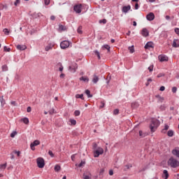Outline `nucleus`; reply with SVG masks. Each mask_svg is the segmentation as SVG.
Returning <instances> with one entry per match:
<instances>
[{
	"label": "nucleus",
	"mask_w": 179,
	"mask_h": 179,
	"mask_svg": "<svg viewBox=\"0 0 179 179\" xmlns=\"http://www.w3.org/2000/svg\"><path fill=\"white\" fill-rule=\"evenodd\" d=\"M159 125H160V121L156 119L152 120L150 125V129L151 132H155L156 129H157V128L159 127Z\"/></svg>",
	"instance_id": "f257e3e1"
},
{
	"label": "nucleus",
	"mask_w": 179,
	"mask_h": 179,
	"mask_svg": "<svg viewBox=\"0 0 179 179\" xmlns=\"http://www.w3.org/2000/svg\"><path fill=\"white\" fill-rule=\"evenodd\" d=\"M168 164L171 167L176 168L178 167V166H179V162L178 161H177V159L174 158H170L169 160L168 161Z\"/></svg>",
	"instance_id": "f03ea898"
},
{
	"label": "nucleus",
	"mask_w": 179,
	"mask_h": 179,
	"mask_svg": "<svg viewBox=\"0 0 179 179\" xmlns=\"http://www.w3.org/2000/svg\"><path fill=\"white\" fill-rule=\"evenodd\" d=\"M36 163L39 169H43L44 166H45V162H44V159L41 157L37 158Z\"/></svg>",
	"instance_id": "7ed1b4c3"
},
{
	"label": "nucleus",
	"mask_w": 179,
	"mask_h": 179,
	"mask_svg": "<svg viewBox=\"0 0 179 179\" xmlns=\"http://www.w3.org/2000/svg\"><path fill=\"white\" fill-rule=\"evenodd\" d=\"M103 153H104V150L101 148V147H99L94 151V157H99V156L103 155Z\"/></svg>",
	"instance_id": "20e7f679"
},
{
	"label": "nucleus",
	"mask_w": 179,
	"mask_h": 179,
	"mask_svg": "<svg viewBox=\"0 0 179 179\" xmlns=\"http://www.w3.org/2000/svg\"><path fill=\"white\" fill-rule=\"evenodd\" d=\"M70 43L68 41H63L60 43V47L62 50H65V48H68L69 47Z\"/></svg>",
	"instance_id": "39448f33"
},
{
	"label": "nucleus",
	"mask_w": 179,
	"mask_h": 179,
	"mask_svg": "<svg viewBox=\"0 0 179 179\" xmlns=\"http://www.w3.org/2000/svg\"><path fill=\"white\" fill-rule=\"evenodd\" d=\"M158 59L160 62H167L169 57L164 55H160L158 56Z\"/></svg>",
	"instance_id": "423d86ee"
},
{
	"label": "nucleus",
	"mask_w": 179,
	"mask_h": 179,
	"mask_svg": "<svg viewBox=\"0 0 179 179\" xmlns=\"http://www.w3.org/2000/svg\"><path fill=\"white\" fill-rule=\"evenodd\" d=\"M76 69H78V64L73 63L72 65L69 66L70 72L74 73V72H76Z\"/></svg>",
	"instance_id": "0eeeda50"
},
{
	"label": "nucleus",
	"mask_w": 179,
	"mask_h": 179,
	"mask_svg": "<svg viewBox=\"0 0 179 179\" xmlns=\"http://www.w3.org/2000/svg\"><path fill=\"white\" fill-rule=\"evenodd\" d=\"M38 145H40V141L38 140H36L31 143L30 145L31 150H36V146H38Z\"/></svg>",
	"instance_id": "6e6552de"
},
{
	"label": "nucleus",
	"mask_w": 179,
	"mask_h": 179,
	"mask_svg": "<svg viewBox=\"0 0 179 179\" xmlns=\"http://www.w3.org/2000/svg\"><path fill=\"white\" fill-rule=\"evenodd\" d=\"M73 9L76 13H80L82 12V4L76 5Z\"/></svg>",
	"instance_id": "1a4fd4ad"
},
{
	"label": "nucleus",
	"mask_w": 179,
	"mask_h": 179,
	"mask_svg": "<svg viewBox=\"0 0 179 179\" xmlns=\"http://www.w3.org/2000/svg\"><path fill=\"white\" fill-rule=\"evenodd\" d=\"M141 36H143V37H148V36H149V31L146 28H143L141 30Z\"/></svg>",
	"instance_id": "9d476101"
},
{
	"label": "nucleus",
	"mask_w": 179,
	"mask_h": 179,
	"mask_svg": "<svg viewBox=\"0 0 179 179\" xmlns=\"http://www.w3.org/2000/svg\"><path fill=\"white\" fill-rule=\"evenodd\" d=\"M147 20H149L150 22H152V20H155V14L153 13H150L146 16Z\"/></svg>",
	"instance_id": "9b49d317"
},
{
	"label": "nucleus",
	"mask_w": 179,
	"mask_h": 179,
	"mask_svg": "<svg viewBox=\"0 0 179 179\" xmlns=\"http://www.w3.org/2000/svg\"><path fill=\"white\" fill-rule=\"evenodd\" d=\"M129 10H131V6H124L122 7V11L123 12V13H128V12H129Z\"/></svg>",
	"instance_id": "f8f14e48"
},
{
	"label": "nucleus",
	"mask_w": 179,
	"mask_h": 179,
	"mask_svg": "<svg viewBox=\"0 0 179 179\" xmlns=\"http://www.w3.org/2000/svg\"><path fill=\"white\" fill-rule=\"evenodd\" d=\"M172 154L176 157H179V148H176L172 150Z\"/></svg>",
	"instance_id": "ddd939ff"
},
{
	"label": "nucleus",
	"mask_w": 179,
	"mask_h": 179,
	"mask_svg": "<svg viewBox=\"0 0 179 179\" xmlns=\"http://www.w3.org/2000/svg\"><path fill=\"white\" fill-rule=\"evenodd\" d=\"M145 50H150V48H153V43L148 42L145 45Z\"/></svg>",
	"instance_id": "4468645a"
},
{
	"label": "nucleus",
	"mask_w": 179,
	"mask_h": 179,
	"mask_svg": "<svg viewBox=\"0 0 179 179\" xmlns=\"http://www.w3.org/2000/svg\"><path fill=\"white\" fill-rule=\"evenodd\" d=\"M27 47L25 45H17V49L20 50V51H24Z\"/></svg>",
	"instance_id": "2eb2a0df"
},
{
	"label": "nucleus",
	"mask_w": 179,
	"mask_h": 179,
	"mask_svg": "<svg viewBox=\"0 0 179 179\" xmlns=\"http://www.w3.org/2000/svg\"><path fill=\"white\" fill-rule=\"evenodd\" d=\"M85 164H86V159L81 160L80 164H76V167H85Z\"/></svg>",
	"instance_id": "dca6fc26"
},
{
	"label": "nucleus",
	"mask_w": 179,
	"mask_h": 179,
	"mask_svg": "<svg viewBox=\"0 0 179 179\" xmlns=\"http://www.w3.org/2000/svg\"><path fill=\"white\" fill-rule=\"evenodd\" d=\"M172 45L175 48H178L179 47V41H178V39H174Z\"/></svg>",
	"instance_id": "f3484780"
},
{
	"label": "nucleus",
	"mask_w": 179,
	"mask_h": 179,
	"mask_svg": "<svg viewBox=\"0 0 179 179\" xmlns=\"http://www.w3.org/2000/svg\"><path fill=\"white\" fill-rule=\"evenodd\" d=\"M138 134H139L140 138H145V136H148V133L144 132L142 130H140Z\"/></svg>",
	"instance_id": "a211bd4d"
},
{
	"label": "nucleus",
	"mask_w": 179,
	"mask_h": 179,
	"mask_svg": "<svg viewBox=\"0 0 179 179\" xmlns=\"http://www.w3.org/2000/svg\"><path fill=\"white\" fill-rule=\"evenodd\" d=\"M92 178V175L88 173H83V179H90Z\"/></svg>",
	"instance_id": "6ab92c4d"
},
{
	"label": "nucleus",
	"mask_w": 179,
	"mask_h": 179,
	"mask_svg": "<svg viewBox=\"0 0 179 179\" xmlns=\"http://www.w3.org/2000/svg\"><path fill=\"white\" fill-rule=\"evenodd\" d=\"M93 83H97L99 82V76L97 75L94 74L93 79H92Z\"/></svg>",
	"instance_id": "aec40b11"
},
{
	"label": "nucleus",
	"mask_w": 179,
	"mask_h": 179,
	"mask_svg": "<svg viewBox=\"0 0 179 179\" xmlns=\"http://www.w3.org/2000/svg\"><path fill=\"white\" fill-rule=\"evenodd\" d=\"M0 102L1 104V107H3V106H5V104H6L5 99H3V96H0Z\"/></svg>",
	"instance_id": "412c9836"
},
{
	"label": "nucleus",
	"mask_w": 179,
	"mask_h": 179,
	"mask_svg": "<svg viewBox=\"0 0 179 179\" xmlns=\"http://www.w3.org/2000/svg\"><path fill=\"white\" fill-rule=\"evenodd\" d=\"M80 80H83V82H89V78H87V76H83L81 78H80Z\"/></svg>",
	"instance_id": "4be33fe9"
},
{
	"label": "nucleus",
	"mask_w": 179,
	"mask_h": 179,
	"mask_svg": "<svg viewBox=\"0 0 179 179\" xmlns=\"http://www.w3.org/2000/svg\"><path fill=\"white\" fill-rule=\"evenodd\" d=\"M169 127L168 124H165L164 128L162 130V134H166L169 129Z\"/></svg>",
	"instance_id": "5701e85b"
},
{
	"label": "nucleus",
	"mask_w": 179,
	"mask_h": 179,
	"mask_svg": "<svg viewBox=\"0 0 179 179\" xmlns=\"http://www.w3.org/2000/svg\"><path fill=\"white\" fill-rule=\"evenodd\" d=\"M167 135H168V136L171 138V137L174 136V131L173 130H169L167 132Z\"/></svg>",
	"instance_id": "b1692460"
},
{
	"label": "nucleus",
	"mask_w": 179,
	"mask_h": 179,
	"mask_svg": "<svg viewBox=\"0 0 179 179\" xmlns=\"http://www.w3.org/2000/svg\"><path fill=\"white\" fill-rule=\"evenodd\" d=\"M131 167H132V164H128L124 166V171H127V170H129V169H131Z\"/></svg>",
	"instance_id": "393cba45"
},
{
	"label": "nucleus",
	"mask_w": 179,
	"mask_h": 179,
	"mask_svg": "<svg viewBox=\"0 0 179 179\" xmlns=\"http://www.w3.org/2000/svg\"><path fill=\"white\" fill-rule=\"evenodd\" d=\"M21 121L24 122V124H26L27 125L29 124V118L27 117L22 118Z\"/></svg>",
	"instance_id": "a878e982"
},
{
	"label": "nucleus",
	"mask_w": 179,
	"mask_h": 179,
	"mask_svg": "<svg viewBox=\"0 0 179 179\" xmlns=\"http://www.w3.org/2000/svg\"><path fill=\"white\" fill-rule=\"evenodd\" d=\"M53 45L51 44L48 45L45 48V51H50V50L52 49Z\"/></svg>",
	"instance_id": "bb28decb"
},
{
	"label": "nucleus",
	"mask_w": 179,
	"mask_h": 179,
	"mask_svg": "<svg viewBox=\"0 0 179 179\" xmlns=\"http://www.w3.org/2000/svg\"><path fill=\"white\" fill-rule=\"evenodd\" d=\"M85 94H87L88 99H90V97H93V95L90 94V90H85Z\"/></svg>",
	"instance_id": "cd10ccee"
},
{
	"label": "nucleus",
	"mask_w": 179,
	"mask_h": 179,
	"mask_svg": "<svg viewBox=\"0 0 179 179\" xmlns=\"http://www.w3.org/2000/svg\"><path fill=\"white\" fill-rule=\"evenodd\" d=\"M76 99H81V100H85V98L83 97V94H76Z\"/></svg>",
	"instance_id": "c85d7f7f"
},
{
	"label": "nucleus",
	"mask_w": 179,
	"mask_h": 179,
	"mask_svg": "<svg viewBox=\"0 0 179 179\" xmlns=\"http://www.w3.org/2000/svg\"><path fill=\"white\" fill-rule=\"evenodd\" d=\"M59 170H61V166L59 165H55V171H56V173H58V171H59Z\"/></svg>",
	"instance_id": "c756f323"
},
{
	"label": "nucleus",
	"mask_w": 179,
	"mask_h": 179,
	"mask_svg": "<svg viewBox=\"0 0 179 179\" xmlns=\"http://www.w3.org/2000/svg\"><path fill=\"white\" fill-rule=\"evenodd\" d=\"M66 29L65 27L62 24L59 25V30L60 31H64Z\"/></svg>",
	"instance_id": "7c9ffc66"
},
{
	"label": "nucleus",
	"mask_w": 179,
	"mask_h": 179,
	"mask_svg": "<svg viewBox=\"0 0 179 179\" xmlns=\"http://www.w3.org/2000/svg\"><path fill=\"white\" fill-rule=\"evenodd\" d=\"M102 48H105V50H108V52H110V45H103L102 46Z\"/></svg>",
	"instance_id": "2f4dec72"
},
{
	"label": "nucleus",
	"mask_w": 179,
	"mask_h": 179,
	"mask_svg": "<svg viewBox=\"0 0 179 179\" xmlns=\"http://www.w3.org/2000/svg\"><path fill=\"white\" fill-rule=\"evenodd\" d=\"M77 33H78V34H82L83 31H82V26H79L78 29H77Z\"/></svg>",
	"instance_id": "473e14b6"
},
{
	"label": "nucleus",
	"mask_w": 179,
	"mask_h": 179,
	"mask_svg": "<svg viewBox=\"0 0 179 179\" xmlns=\"http://www.w3.org/2000/svg\"><path fill=\"white\" fill-rule=\"evenodd\" d=\"M6 169V163L0 165V170H5Z\"/></svg>",
	"instance_id": "72a5a7b5"
},
{
	"label": "nucleus",
	"mask_w": 179,
	"mask_h": 179,
	"mask_svg": "<svg viewBox=\"0 0 179 179\" xmlns=\"http://www.w3.org/2000/svg\"><path fill=\"white\" fill-rule=\"evenodd\" d=\"M92 148H93V150L94 152L96 150V149H97L99 148V146L97 145V143H94L92 145Z\"/></svg>",
	"instance_id": "f704fd0d"
},
{
	"label": "nucleus",
	"mask_w": 179,
	"mask_h": 179,
	"mask_svg": "<svg viewBox=\"0 0 179 179\" xmlns=\"http://www.w3.org/2000/svg\"><path fill=\"white\" fill-rule=\"evenodd\" d=\"M129 51L132 54L135 52V50L134 49V46L129 47Z\"/></svg>",
	"instance_id": "c9c22d12"
},
{
	"label": "nucleus",
	"mask_w": 179,
	"mask_h": 179,
	"mask_svg": "<svg viewBox=\"0 0 179 179\" xmlns=\"http://www.w3.org/2000/svg\"><path fill=\"white\" fill-rule=\"evenodd\" d=\"M138 106L139 104L136 102L131 103V107H133V108H136V107H138Z\"/></svg>",
	"instance_id": "e433bc0d"
},
{
	"label": "nucleus",
	"mask_w": 179,
	"mask_h": 179,
	"mask_svg": "<svg viewBox=\"0 0 179 179\" xmlns=\"http://www.w3.org/2000/svg\"><path fill=\"white\" fill-rule=\"evenodd\" d=\"M16 135H17V131H13V132L10 134V137H11V138H14L15 136H16Z\"/></svg>",
	"instance_id": "4c0bfd02"
},
{
	"label": "nucleus",
	"mask_w": 179,
	"mask_h": 179,
	"mask_svg": "<svg viewBox=\"0 0 179 179\" xmlns=\"http://www.w3.org/2000/svg\"><path fill=\"white\" fill-rule=\"evenodd\" d=\"M74 114H75L76 117H79V115H80V111L75 110Z\"/></svg>",
	"instance_id": "58836bf2"
},
{
	"label": "nucleus",
	"mask_w": 179,
	"mask_h": 179,
	"mask_svg": "<svg viewBox=\"0 0 179 179\" xmlns=\"http://www.w3.org/2000/svg\"><path fill=\"white\" fill-rule=\"evenodd\" d=\"M2 71H3V72L8 71V66H6V65L2 66Z\"/></svg>",
	"instance_id": "ea45409f"
},
{
	"label": "nucleus",
	"mask_w": 179,
	"mask_h": 179,
	"mask_svg": "<svg viewBox=\"0 0 179 179\" xmlns=\"http://www.w3.org/2000/svg\"><path fill=\"white\" fill-rule=\"evenodd\" d=\"M3 33H4V34H6V36H8V34H9V30L8 29H4L3 30Z\"/></svg>",
	"instance_id": "a19ab883"
},
{
	"label": "nucleus",
	"mask_w": 179,
	"mask_h": 179,
	"mask_svg": "<svg viewBox=\"0 0 179 179\" xmlns=\"http://www.w3.org/2000/svg\"><path fill=\"white\" fill-rule=\"evenodd\" d=\"M70 122L71 124V125H76V120L71 119L70 120Z\"/></svg>",
	"instance_id": "79ce46f5"
},
{
	"label": "nucleus",
	"mask_w": 179,
	"mask_h": 179,
	"mask_svg": "<svg viewBox=\"0 0 179 179\" xmlns=\"http://www.w3.org/2000/svg\"><path fill=\"white\" fill-rule=\"evenodd\" d=\"M95 54L97 56L98 59H101V57H100V52L99 51L96 50Z\"/></svg>",
	"instance_id": "37998d69"
},
{
	"label": "nucleus",
	"mask_w": 179,
	"mask_h": 179,
	"mask_svg": "<svg viewBox=\"0 0 179 179\" xmlns=\"http://www.w3.org/2000/svg\"><path fill=\"white\" fill-rule=\"evenodd\" d=\"M106 106V103L104 101L101 102V106H99V108H103V107Z\"/></svg>",
	"instance_id": "c03bdc74"
},
{
	"label": "nucleus",
	"mask_w": 179,
	"mask_h": 179,
	"mask_svg": "<svg viewBox=\"0 0 179 179\" xmlns=\"http://www.w3.org/2000/svg\"><path fill=\"white\" fill-rule=\"evenodd\" d=\"M119 113H120V110H119L118 109H115L114 111H113V114H114L115 115H118Z\"/></svg>",
	"instance_id": "a18cd8bd"
},
{
	"label": "nucleus",
	"mask_w": 179,
	"mask_h": 179,
	"mask_svg": "<svg viewBox=\"0 0 179 179\" xmlns=\"http://www.w3.org/2000/svg\"><path fill=\"white\" fill-rule=\"evenodd\" d=\"M104 174V169H101L99 171V176H103Z\"/></svg>",
	"instance_id": "49530a36"
},
{
	"label": "nucleus",
	"mask_w": 179,
	"mask_h": 179,
	"mask_svg": "<svg viewBox=\"0 0 179 179\" xmlns=\"http://www.w3.org/2000/svg\"><path fill=\"white\" fill-rule=\"evenodd\" d=\"M99 23H103V24H106V23H107V20L106 19L101 20H99Z\"/></svg>",
	"instance_id": "de8ad7c7"
},
{
	"label": "nucleus",
	"mask_w": 179,
	"mask_h": 179,
	"mask_svg": "<svg viewBox=\"0 0 179 179\" xmlns=\"http://www.w3.org/2000/svg\"><path fill=\"white\" fill-rule=\"evenodd\" d=\"M3 50H4V51H7L8 52H9L10 51V48H8L6 46H4Z\"/></svg>",
	"instance_id": "09e8293b"
},
{
	"label": "nucleus",
	"mask_w": 179,
	"mask_h": 179,
	"mask_svg": "<svg viewBox=\"0 0 179 179\" xmlns=\"http://www.w3.org/2000/svg\"><path fill=\"white\" fill-rule=\"evenodd\" d=\"M19 3H20V0H16V1L14 2L15 6H17V5H19Z\"/></svg>",
	"instance_id": "8fccbe9b"
},
{
	"label": "nucleus",
	"mask_w": 179,
	"mask_h": 179,
	"mask_svg": "<svg viewBox=\"0 0 179 179\" xmlns=\"http://www.w3.org/2000/svg\"><path fill=\"white\" fill-rule=\"evenodd\" d=\"M172 92L173 93H177V88H176V87H172Z\"/></svg>",
	"instance_id": "3c124183"
},
{
	"label": "nucleus",
	"mask_w": 179,
	"mask_h": 179,
	"mask_svg": "<svg viewBox=\"0 0 179 179\" xmlns=\"http://www.w3.org/2000/svg\"><path fill=\"white\" fill-rule=\"evenodd\" d=\"M44 3L46 6L50 5V0H44Z\"/></svg>",
	"instance_id": "603ef678"
},
{
	"label": "nucleus",
	"mask_w": 179,
	"mask_h": 179,
	"mask_svg": "<svg viewBox=\"0 0 179 179\" xmlns=\"http://www.w3.org/2000/svg\"><path fill=\"white\" fill-rule=\"evenodd\" d=\"M48 155H50L51 157H54V153H52V151L49 150L48 151Z\"/></svg>",
	"instance_id": "864d4df0"
},
{
	"label": "nucleus",
	"mask_w": 179,
	"mask_h": 179,
	"mask_svg": "<svg viewBox=\"0 0 179 179\" xmlns=\"http://www.w3.org/2000/svg\"><path fill=\"white\" fill-rule=\"evenodd\" d=\"M10 104H11V106H17V103H16V101H12L10 102Z\"/></svg>",
	"instance_id": "5fc2aeb1"
},
{
	"label": "nucleus",
	"mask_w": 179,
	"mask_h": 179,
	"mask_svg": "<svg viewBox=\"0 0 179 179\" xmlns=\"http://www.w3.org/2000/svg\"><path fill=\"white\" fill-rule=\"evenodd\" d=\"M37 31H36V29H32L29 31L31 36H32V34H34V33H36Z\"/></svg>",
	"instance_id": "6e6d98bb"
},
{
	"label": "nucleus",
	"mask_w": 179,
	"mask_h": 179,
	"mask_svg": "<svg viewBox=\"0 0 179 179\" xmlns=\"http://www.w3.org/2000/svg\"><path fill=\"white\" fill-rule=\"evenodd\" d=\"M165 76L164 73H161L158 74L157 77V78H162V76Z\"/></svg>",
	"instance_id": "4d7b16f0"
},
{
	"label": "nucleus",
	"mask_w": 179,
	"mask_h": 179,
	"mask_svg": "<svg viewBox=\"0 0 179 179\" xmlns=\"http://www.w3.org/2000/svg\"><path fill=\"white\" fill-rule=\"evenodd\" d=\"M14 153L17 155V157L20 156V151H15Z\"/></svg>",
	"instance_id": "13d9d810"
},
{
	"label": "nucleus",
	"mask_w": 179,
	"mask_h": 179,
	"mask_svg": "<svg viewBox=\"0 0 179 179\" xmlns=\"http://www.w3.org/2000/svg\"><path fill=\"white\" fill-rule=\"evenodd\" d=\"M175 33H176V34L179 36V28H175Z\"/></svg>",
	"instance_id": "bf43d9fd"
},
{
	"label": "nucleus",
	"mask_w": 179,
	"mask_h": 179,
	"mask_svg": "<svg viewBox=\"0 0 179 179\" xmlns=\"http://www.w3.org/2000/svg\"><path fill=\"white\" fill-rule=\"evenodd\" d=\"M148 70H149L150 72H152L153 71V66H150L148 67Z\"/></svg>",
	"instance_id": "052dcab7"
},
{
	"label": "nucleus",
	"mask_w": 179,
	"mask_h": 179,
	"mask_svg": "<svg viewBox=\"0 0 179 179\" xmlns=\"http://www.w3.org/2000/svg\"><path fill=\"white\" fill-rule=\"evenodd\" d=\"M113 175H114V171L112 169H110L109 171V176H113Z\"/></svg>",
	"instance_id": "680f3d73"
},
{
	"label": "nucleus",
	"mask_w": 179,
	"mask_h": 179,
	"mask_svg": "<svg viewBox=\"0 0 179 179\" xmlns=\"http://www.w3.org/2000/svg\"><path fill=\"white\" fill-rule=\"evenodd\" d=\"M27 113H31V107H30V106L27 107Z\"/></svg>",
	"instance_id": "e2e57ef3"
},
{
	"label": "nucleus",
	"mask_w": 179,
	"mask_h": 179,
	"mask_svg": "<svg viewBox=\"0 0 179 179\" xmlns=\"http://www.w3.org/2000/svg\"><path fill=\"white\" fill-rule=\"evenodd\" d=\"M165 89H166V87H165L164 86H162V87H160L159 90H160L161 92H164Z\"/></svg>",
	"instance_id": "0e129e2a"
},
{
	"label": "nucleus",
	"mask_w": 179,
	"mask_h": 179,
	"mask_svg": "<svg viewBox=\"0 0 179 179\" xmlns=\"http://www.w3.org/2000/svg\"><path fill=\"white\" fill-rule=\"evenodd\" d=\"M135 9L137 10V9H139V4H138V3H136V4H135Z\"/></svg>",
	"instance_id": "69168bd1"
},
{
	"label": "nucleus",
	"mask_w": 179,
	"mask_h": 179,
	"mask_svg": "<svg viewBox=\"0 0 179 179\" xmlns=\"http://www.w3.org/2000/svg\"><path fill=\"white\" fill-rule=\"evenodd\" d=\"M50 20H55V16L51 15V16H50Z\"/></svg>",
	"instance_id": "338daca9"
},
{
	"label": "nucleus",
	"mask_w": 179,
	"mask_h": 179,
	"mask_svg": "<svg viewBox=\"0 0 179 179\" xmlns=\"http://www.w3.org/2000/svg\"><path fill=\"white\" fill-rule=\"evenodd\" d=\"M54 113V109H52L49 111V114H52Z\"/></svg>",
	"instance_id": "774afa93"
}]
</instances>
